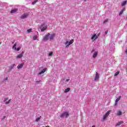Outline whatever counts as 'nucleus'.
I'll return each mask as SVG.
<instances>
[{
	"instance_id": "nucleus-1",
	"label": "nucleus",
	"mask_w": 127,
	"mask_h": 127,
	"mask_svg": "<svg viewBox=\"0 0 127 127\" xmlns=\"http://www.w3.org/2000/svg\"><path fill=\"white\" fill-rule=\"evenodd\" d=\"M56 34L55 33L50 34V33L47 34L43 39V41H47L48 40H53Z\"/></svg>"
},
{
	"instance_id": "nucleus-2",
	"label": "nucleus",
	"mask_w": 127,
	"mask_h": 127,
	"mask_svg": "<svg viewBox=\"0 0 127 127\" xmlns=\"http://www.w3.org/2000/svg\"><path fill=\"white\" fill-rule=\"evenodd\" d=\"M111 110H109L107 111L104 115H103V117L102 120V122H105V121H106V119H107V118H108V117L110 116V114H111Z\"/></svg>"
},
{
	"instance_id": "nucleus-3",
	"label": "nucleus",
	"mask_w": 127,
	"mask_h": 127,
	"mask_svg": "<svg viewBox=\"0 0 127 127\" xmlns=\"http://www.w3.org/2000/svg\"><path fill=\"white\" fill-rule=\"evenodd\" d=\"M40 29L41 31L43 32L47 29V26L45 25L44 24H43L41 25Z\"/></svg>"
},
{
	"instance_id": "nucleus-4",
	"label": "nucleus",
	"mask_w": 127,
	"mask_h": 127,
	"mask_svg": "<svg viewBox=\"0 0 127 127\" xmlns=\"http://www.w3.org/2000/svg\"><path fill=\"white\" fill-rule=\"evenodd\" d=\"M68 116H69V113L64 112L61 115L60 117L61 118H64V117H65V118H68Z\"/></svg>"
},
{
	"instance_id": "nucleus-5",
	"label": "nucleus",
	"mask_w": 127,
	"mask_h": 127,
	"mask_svg": "<svg viewBox=\"0 0 127 127\" xmlns=\"http://www.w3.org/2000/svg\"><path fill=\"white\" fill-rule=\"evenodd\" d=\"M27 16H28V13H25L21 16L20 18L21 19H24V18H26Z\"/></svg>"
},
{
	"instance_id": "nucleus-6",
	"label": "nucleus",
	"mask_w": 127,
	"mask_h": 127,
	"mask_svg": "<svg viewBox=\"0 0 127 127\" xmlns=\"http://www.w3.org/2000/svg\"><path fill=\"white\" fill-rule=\"evenodd\" d=\"M98 39V36H97V35L96 34H94L91 37V40H93V41H95L96 39Z\"/></svg>"
},
{
	"instance_id": "nucleus-7",
	"label": "nucleus",
	"mask_w": 127,
	"mask_h": 127,
	"mask_svg": "<svg viewBox=\"0 0 127 127\" xmlns=\"http://www.w3.org/2000/svg\"><path fill=\"white\" fill-rule=\"evenodd\" d=\"M100 78V76L99 75V73H98V72H96V76L95 77V81H97V80H99Z\"/></svg>"
},
{
	"instance_id": "nucleus-8",
	"label": "nucleus",
	"mask_w": 127,
	"mask_h": 127,
	"mask_svg": "<svg viewBox=\"0 0 127 127\" xmlns=\"http://www.w3.org/2000/svg\"><path fill=\"white\" fill-rule=\"evenodd\" d=\"M46 70H47V68H44L41 72L39 73V75H41V74H43V73H45L46 71Z\"/></svg>"
},
{
	"instance_id": "nucleus-9",
	"label": "nucleus",
	"mask_w": 127,
	"mask_h": 127,
	"mask_svg": "<svg viewBox=\"0 0 127 127\" xmlns=\"http://www.w3.org/2000/svg\"><path fill=\"white\" fill-rule=\"evenodd\" d=\"M23 64H19V65L17 66V68H18V69H20V68H22V67H23Z\"/></svg>"
},
{
	"instance_id": "nucleus-10",
	"label": "nucleus",
	"mask_w": 127,
	"mask_h": 127,
	"mask_svg": "<svg viewBox=\"0 0 127 127\" xmlns=\"http://www.w3.org/2000/svg\"><path fill=\"white\" fill-rule=\"evenodd\" d=\"M23 57V55L22 54H20L18 55V56L16 57L17 59H19Z\"/></svg>"
},
{
	"instance_id": "nucleus-11",
	"label": "nucleus",
	"mask_w": 127,
	"mask_h": 127,
	"mask_svg": "<svg viewBox=\"0 0 127 127\" xmlns=\"http://www.w3.org/2000/svg\"><path fill=\"white\" fill-rule=\"evenodd\" d=\"M17 11V9H13L10 11V13H14Z\"/></svg>"
},
{
	"instance_id": "nucleus-12",
	"label": "nucleus",
	"mask_w": 127,
	"mask_h": 127,
	"mask_svg": "<svg viewBox=\"0 0 127 127\" xmlns=\"http://www.w3.org/2000/svg\"><path fill=\"white\" fill-rule=\"evenodd\" d=\"M98 56V52H95L93 55V58H96Z\"/></svg>"
},
{
	"instance_id": "nucleus-13",
	"label": "nucleus",
	"mask_w": 127,
	"mask_h": 127,
	"mask_svg": "<svg viewBox=\"0 0 127 127\" xmlns=\"http://www.w3.org/2000/svg\"><path fill=\"white\" fill-rule=\"evenodd\" d=\"M125 9H126V8H123L122 9V10L119 13V15H122V14H123V13H124V11H125Z\"/></svg>"
},
{
	"instance_id": "nucleus-14",
	"label": "nucleus",
	"mask_w": 127,
	"mask_h": 127,
	"mask_svg": "<svg viewBox=\"0 0 127 127\" xmlns=\"http://www.w3.org/2000/svg\"><path fill=\"white\" fill-rule=\"evenodd\" d=\"M65 45L66 47H69V46H70V45H69V41H66V42L65 43Z\"/></svg>"
},
{
	"instance_id": "nucleus-15",
	"label": "nucleus",
	"mask_w": 127,
	"mask_h": 127,
	"mask_svg": "<svg viewBox=\"0 0 127 127\" xmlns=\"http://www.w3.org/2000/svg\"><path fill=\"white\" fill-rule=\"evenodd\" d=\"M70 90H71V89L70 88H67L65 89L64 92V93H68V92H69Z\"/></svg>"
},
{
	"instance_id": "nucleus-16",
	"label": "nucleus",
	"mask_w": 127,
	"mask_h": 127,
	"mask_svg": "<svg viewBox=\"0 0 127 127\" xmlns=\"http://www.w3.org/2000/svg\"><path fill=\"white\" fill-rule=\"evenodd\" d=\"M123 114V112L121 111H119L117 112V116H121V115Z\"/></svg>"
},
{
	"instance_id": "nucleus-17",
	"label": "nucleus",
	"mask_w": 127,
	"mask_h": 127,
	"mask_svg": "<svg viewBox=\"0 0 127 127\" xmlns=\"http://www.w3.org/2000/svg\"><path fill=\"white\" fill-rule=\"evenodd\" d=\"M122 124H124V122H123V121L119 122L116 124V126H121V125Z\"/></svg>"
},
{
	"instance_id": "nucleus-18",
	"label": "nucleus",
	"mask_w": 127,
	"mask_h": 127,
	"mask_svg": "<svg viewBox=\"0 0 127 127\" xmlns=\"http://www.w3.org/2000/svg\"><path fill=\"white\" fill-rule=\"evenodd\" d=\"M68 43L69 45H71V44H73V43H74V39H71Z\"/></svg>"
},
{
	"instance_id": "nucleus-19",
	"label": "nucleus",
	"mask_w": 127,
	"mask_h": 127,
	"mask_svg": "<svg viewBox=\"0 0 127 127\" xmlns=\"http://www.w3.org/2000/svg\"><path fill=\"white\" fill-rule=\"evenodd\" d=\"M119 74H120V71L116 72L115 73V74H114V76L117 77V76H118V75H119Z\"/></svg>"
},
{
	"instance_id": "nucleus-20",
	"label": "nucleus",
	"mask_w": 127,
	"mask_h": 127,
	"mask_svg": "<svg viewBox=\"0 0 127 127\" xmlns=\"http://www.w3.org/2000/svg\"><path fill=\"white\" fill-rule=\"evenodd\" d=\"M126 4H127V1H124L122 4V6H124V5H126Z\"/></svg>"
},
{
	"instance_id": "nucleus-21",
	"label": "nucleus",
	"mask_w": 127,
	"mask_h": 127,
	"mask_svg": "<svg viewBox=\"0 0 127 127\" xmlns=\"http://www.w3.org/2000/svg\"><path fill=\"white\" fill-rule=\"evenodd\" d=\"M122 98V96H120L118 98H117L116 100V102H119V101H120V100H121V99Z\"/></svg>"
},
{
	"instance_id": "nucleus-22",
	"label": "nucleus",
	"mask_w": 127,
	"mask_h": 127,
	"mask_svg": "<svg viewBox=\"0 0 127 127\" xmlns=\"http://www.w3.org/2000/svg\"><path fill=\"white\" fill-rule=\"evenodd\" d=\"M38 1V0H35L34 1L32 2V4H35Z\"/></svg>"
},
{
	"instance_id": "nucleus-23",
	"label": "nucleus",
	"mask_w": 127,
	"mask_h": 127,
	"mask_svg": "<svg viewBox=\"0 0 127 127\" xmlns=\"http://www.w3.org/2000/svg\"><path fill=\"white\" fill-rule=\"evenodd\" d=\"M15 50L16 51H19L20 50V47H18L17 49L16 48H15Z\"/></svg>"
},
{
	"instance_id": "nucleus-24",
	"label": "nucleus",
	"mask_w": 127,
	"mask_h": 127,
	"mask_svg": "<svg viewBox=\"0 0 127 127\" xmlns=\"http://www.w3.org/2000/svg\"><path fill=\"white\" fill-rule=\"evenodd\" d=\"M17 44V43H15L14 44V45L13 46V48H14V49H15V48H16V47Z\"/></svg>"
},
{
	"instance_id": "nucleus-25",
	"label": "nucleus",
	"mask_w": 127,
	"mask_h": 127,
	"mask_svg": "<svg viewBox=\"0 0 127 127\" xmlns=\"http://www.w3.org/2000/svg\"><path fill=\"white\" fill-rule=\"evenodd\" d=\"M33 40H36V39H37V36H34L33 37Z\"/></svg>"
},
{
	"instance_id": "nucleus-26",
	"label": "nucleus",
	"mask_w": 127,
	"mask_h": 127,
	"mask_svg": "<svg viewBox=\"0 0 127 127\" xmlns=\"http://www.w3.org/2000/svg\"><path fill=\"white\" fill-rule=\"evenodd\" d=\"M10 101H11V99H10L7 102H6L5 105H7L8 104H9V103H10Z\"/></svg>"
},
{
	"instance_id": "nucleus-27",
	"label": "nucleus",
	"mask_w": 127,
	"mask_h": 127,
	"mask_svg": "<svg viewBox=\"0 0 127 127\" xmlns=\"http://www.w3.org/2000/svg\"><path fill=\"white\" fill-rule=\"evenodd\" d=\"M108 21H109V19H106V20L103 22L104 24H105V23L108 22Z\"/></svg>"
},
{
	"instance_id": "nucleus-28",
	"label": "nucleus",
	"mask_w": 127,
	"mask_h": 127,
	"mask_svg": "<svg viewBox=\"0 0 127 127\" xmlns=\"http://www.w3.org/2000/svg\"><path fill=\"white\" fill-rule=\"evenodd\" d=\"M31 30H32V29H29L27 30V32L29 33L31 32Z\"/></svg>"
},
{
	"instance_id": "nucleus-29",
	"label": "nucleus",
	"mask_w": 127,
	"mask_h": 127,
	"mask_svg": "<svg viewBox=\"0 0 127 127\" xmlns=\"http://www.w3.org/2000/svg\"><path fill=\"white\" fill-rule=\"evenodd\" d=\"M53 55V52H50L49 54V56H52Z\"/></svg>"
},
{
	"instance_id": "nucleus-30",
	"label": "nucleus",
	"mask_w": 127,
	"mask_h": 127,
	"mask_svg": "<svg viewBox=\"0 0 127 127\" xmlns=\"http://www.w3.org/2000/svg\"><path fill=\"white\" fill-rule=\"evenodd\" d=\"M40 120V117H39L36 119V122H39V120Z\"/></svg>"
},
{
	"instance_id": "nucleus-31",
	"label": "nucleus",
	"mask_w": 127,
	"mask_h": 127,
	"mask_svg": "<svg viewBox=\"0 0 127 127\" xmlns=\"http://www.w3.org/2000/svg\"><path fill=\"white\" fill-rule=\"evenodd\" d=\"M7 100H8V98H6L4 99V100H3V102H6V101H7Z\"/></svg>"
},
{
	"instance_id": "nucleus-32",
	"label": "nucleus",
	"mask_w": 127,
	"mask_h": 127,
	"mask_svg": "<svg viewBox=\"0 0 127 127\" xmlns=\"http://www.w3.org/2000/svg\"><path fill=\"white\" fill-rule=\"evenodd\" d=\"M118 105V101H115V103L114 104V106H117Z\"/></svg>"
},
{
	"instance_id": "nucleus-33",
	"label": "nucleus",
	"mask_w": 127,
	"mask_h": 127,
	"mask_svg": "<svg viewBox=\"0 0 127 127\" xmlns=\"http://www.w3.org/2000/svg\"><path fill=\"white\" fill-rule=\"evenodd\" d=\"M105 35H107V34H108V31H107L105 32Z\"/></svg>"
},
{
	"instance_id": "nucleus-34",
	"label": "nucleus",
	"mask_w": 127,
	"mask_h": 127,
	"mask_svg": "<svg viewBox=\"0 0 127 127\" xmlns=\"http://www.w3.org/2000/svg\"><path fill=\"white\" fill-rule=\"evenodd\" d=\"M101 34V33H100L99 34H98L97 35H96V36H97V38L99 36H100V35Z\"/></svg>"
},
{
	"instance_id": "nucleus-35",
	"label": "nucleus",
	"mask_w": 127,
	"mask_h": 127,
	"mask_svg": "<svg viewBox=\"0 0 127 127\" xmlns=\"http://www.w3.org/2000/svg\"><path fill=\"white\" fill-rule=\"evenodd\" d=\"M8 78V77H5V78L4 79V81H5L6 80H7Z\"/></svg>"
},
{
	"instance_id": "nucleus-36",
	"label": "nucleus",
	"mask_w": 127,
	"mask_h": 127,
	"mask_svg": "<svg viewBox=\"0 0 127 127\" xmlns=\"http://www.w3.org/2000/svg\"><path fill=\"white\" fill-rule=\"evenodd\" d=\"M40 81H41L40 80H39V81H37L36 82H37V83H40Z\"/></svg>"
},
{
	"instance_id": "nucleus-37",
	"label": "nucleus",
	"mask_w": 127,
	"mask_h": 127,
	"mask_svg": "<svg viewBox=\"0 0 127 127\" xmlns=\"http://www.w3.org/2000/svg\"><path fill=\"white\" fill-rule=\"evenodd\" d=\"M23 51H22L21 54H22V55H23Z\"/></svg>"
},
{
	"instance_id": "nucleus-38",
	"label": "nucleus",
	"mask_w": 127,
	"mask_h": 127,
	"mask_svg": "<svg viewBox=\"0 0 127 127\" xmlns=\"http://www.w3.org/2000/svg\"><path fill=\"white\" fill-rule=\"evenodd\" d=\"M14 66H15V64H13V67H14Z\"/></svg>"
},
{
	"instance_id": "nucleus-39",
	"label": "nucleus",
	"mask_w": 127,
	"mask_h": 127,
	"mask_svg": "<svg viewBox=\"0 0 127 127\" xmlns=\"http://www.w3.org/2000/svg\"><path fill=\"white\" fill-rule=\"evenodd\" d=\"M3 119H5V116H3Z\"/></svg>"
},
{
	"instance_id": "nucleus-40",
	"label": "nucleus",
	"mask_w": 127,
	"mask_h": 127,
	"mask_svg": "<svg viewBox=\"0 0 127 127\" xmlns=\"http://www.w3.org/2000/svg\"><path fill=\"white\" fill-rule=\"evenodd\" d=\"M84 1H87V0H84Z\"/></svg>"
},
{
	"instance_id": "nucleus-41",
	"label": "nucleus",
	"mask_w": 127,
	"mask_h": 127,
	"mask_svg": "<svg viewBox=\"0 0 127 127\" xmlns=\"http://www.w3.org/2000/svg\"><path fill=\"white\" fill-rule=\"evenodd\" d=\"M12 43L13 44V43H14V42H13Z\"/></svg>"
},
{
	"instance_id": "nucleus-42",
	"label": "nucleus",
	"mask_w": 127,
	"mask_h": 127,
	"mask_svg": "<svg viewBox=\"0 0 127 127\" xmlns=\"http://www.w3.org/2000/svg\"><path fill=\"white\" fill-rule=\"evenodd\" d=\"M92 127H95V126H92Z\"/></svg>"
},
{
	"instance_id": "nucleus-43",
	"label": "nucleus",
	"mask_w": 127,
	"mask_h": 127,
	"mask_svg": "<svg viewBox=\"0 0 127 127\" xmlns=\"http://www.w3.org/2000/svg\"><path fill=\"white\" fill-rule=\"evenodd\" d=\"M46 127H50L49 126H46Z\"/></svg>"
},
{
	"instance_id": "nucleus-44",
	"label": "nucleus",
	"mask_w": 127,
	"mask_h": 127,
	"mask_svg": "<svg viewBox=\"0 0 127 127\" xmlns=\"http://www.w3.org/2000/svg\"><path fill=\"white\" fill-rule=\"evenodd\" d=\"M92 51H94V50H93Z\"/></svg>"
}]
</instances>
